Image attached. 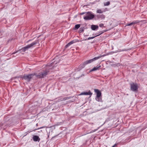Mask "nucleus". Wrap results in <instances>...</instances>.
<instances>
[{
    "label": "nucleus",
    "instance_id": "obj_1",
    "mask_svg": "<svg viewBox=\"0 0 147 147\" xmlns=\"http://www.w3.org/2000/svg\"><path fill=\"white\" fill-rule=\"evenodd\" d=\"M48 71L47 70L43 71L38 73V74H31L28 75L24 74L22 77V79H24L28 82H29L32 78L34 76H36L38 78H43L47 74Z\"/></svg>",
    "mask_w": 147,
    "mask_h": 147
},
{
    "label": "nucleus",
    "instance_id": "obj_2",
    "mask_svg": "<svg viewBox=\"0 0 147 147\" xmlns=\"http://www.w3.org/2000/svg\"><path fill=\"white\" fill-rule=\"evenodd\" d=\"M97 58H96V57H95L94 58L87 60L84 62L82 64L80 65L79 66L80 68L82 69L83 68H84L85 66L87 64H88L92 62L95 61V60H97Z\"/></svg>",
    "mask_w": 147,
    "mask_h": 147
},
{
    "label": "nucleus",
    "instance_id": "obj_3",
    "mask_svg": "<svg viewBox=\"0 0 147 147\" xmlns=\"http://www.w3.org/2000/svg\"><path fill=\"white\" fill-rule=\"evenodd\" d=\"M94 15L92 12H86V16H84V19L86 20H91L94 18Z\"/></svg>",
    "mask_w": 147,
    "mask_h": 147
},
{
    "label": "nucleus",
    "instance_id": "obj_4",
    "mask_svg": "<svg viewBox=\"0 0 147 147\" xmlns=\"http://www.w3.org/2000/svg\"><path fill=\"white\" fill-rule=\"evenodd\" d=\"M36 44L37 42L36 41H35V42H32L31 44L28 45L21 49L19 50V51L22 50V52H25L26 50H28V49L33 47L34 45Z\"/></svg>",
    "mask_w": 147,
    "mask_h": 147
},
{
    "label": "nucleus",
    "instance_id": "obj_5",
    "mask_svg": "<svg viewBox=\"0 0 147 147\" xmlns=\"http://www.w3.org/2000/svg\"><path fill=\"white\" fill-rule=\"evenodd\" d=\"M130 89L133 91H135L138 89V86L137 84H134V83H131Z\"/></svg>",
    "mask_w": 147,
    "mask_h": 147
},
{
    "label": "nucleus",
    "instance_id": "obj_6",
    "mask_svg": "<svg viewBox=\"0 0 147 147\" xmlns=\"http://www.w3.org/2000/svg\"><path fill=\"white\" fill-rule=\"evenodd\" d=\"M92 94V93L90 92V91H89L88 92H82L81 93L79 94V95H89L91 96Z\"/></svg>",
    "mask_w": 147,
    "mask_h": 147
},
{
    "label": "nucleus",
    "instance_id": "obj_7",
    "mask_svg": "<svg viewBox=\"0 0 147 147\" xmlns=\"http://www.w3.org/2000/svg\"><path fill=\"white\" fill-rule=\"evenodd\" d=\"M94 92L96 93L97 95L96 97H100L101 96V92L98 89H94Z\"/></svg>",
    "mask_w": 147,
    "mask_h": 147
},
{
    "label": "nucleus",
    "instance_id": "obj_8",
    "mask_svg": "<svg viewBox=\"0 0 147 147\" xmlns=\"http://www.w3.org/2000/svg\"><path fill=\"white\" fill-rule=\"evenodd\" d=\"M101 66L100 65H97L96 67H94L90 71V72L95 71L100 69Z\"/></svg>",
    "mask_w": 147,
    "mask_h": 147
},
{
    "label": "nucleus",
    "instance_id": "obj_9",
    "mask_svg": "<svg viewBox=\"0 0 147 147\" xmlns=\"http://www.w3.org/2000/svg\"><path fill=\"white\" fill-rule=\"evenodd\" d=\"M33 140L35 142L38 141L39 142L40 140L39 137L37 136H34L33 137Z\"/></svg>",
    "mask_w": 147,
    "mask_h": 147
},
{
    "label": "nucleus",
    "instance_id": "obj_10",
    "mask_svg": "<svg viewBox=\"0 0 147 147\" xmlns=\"http://www.w3.org/2000/svg\"><path fill=\"white\" fill-rule=\"evenodd\" d=\"M76 42V40H73L70 42H69L65 46V48H67L69 46L71 45V44L75 43Z\"/></svg>",
    "mask_w": 147,
    "mask_h": 147
},
{
    "label": "nucleus",
    "instance_id": "obj_11",
    "mask_svg": "<svg viewBox=\"0 0 147 147\" xmlns=\"http://www.w3.org/2000/svg\"><path fill=\"white\" fill-rule=\"evenodd\" d=\"M98 28V26L97 25H92L91 26V29L93 30H95L97 29Z\"/></svg>",
    "mask_w": 147,
    "mask_h": 147
},
{
    "label": "nucleus",
    "instance_id": "obj_12",
    "mask_svg": "<svg viewBox=\"0 0 147 147\" xmlns=\"http://www.w3.org/2000/svg\"><path fill=\"white\" fill-rule=\"evenodd\" d=\"M96 16L98 18L104 19L105 18V16L103 14L97 15Z\"/></svg>",
    "mask_w": 147,
    "mask_h": 147
},
{
    "label": "nucleus",
    "instance_id": "obj_13",
    "mask_svg": "<svg viewBox=\"0 0 147 147\" xmlns=\"http://www.w3.org/2000/svg\"><path fill=\"white\" fill-rule=\"evenodd\" d=\"M98 34V35H96L94 36H93V37H89L87 39H85L84 40H90V39H93L95 37H96V36H99L100 34Z\"/></svg>",
    "mask_w": 147,
    "mask_h": 147
},
{
    "label": "nucleus",
    "instance_id": "obj_14",
    "mask_svg": "<svg viewBox=\"0 0 147 147\" xmlns=\"http://www.w3.org/2000/svg\"><path fill=\"white\" fill-rule=\"evenodd\" d=\"M95 99L96 100L98 101H100L101 100V98L100 97H96L95 98Z\"/></svg>",
    "mask_w": 147,
    "mask_h": 147
},
{
    "label": "nucleus",
    "instance_id": "obj_15",
    "mask_svg": "<svg viewBox=\"0 0 147 147\" xmlns=\"http://www.w3.org/2000/svg\"><path fill=\"white\" fill-rule=\"evenodd\" d=\"M109 54H107V55H105V54H104V55H101V56H98V57H96V58H97V59H98L102 57H104L107 55H108Z\"/></svg>",
    "mask_w": 147,
    "mask_h": 147
},
{
    "label": "nucleus",
    "instance_id": "obj_16",
    "mask_svg": "<svg viewBox=\"0 0 147 147\" xmlns=\"http://www.w3.org/2000/svg\"><path fill=\"white\" fill-rule=\"evenodd\" d=\"M80 27V24H76V25L75 26V28L76 29H78Z\"/></svg>",
    "mask_w": 147,
    "mask_h": 147
},
{
    "label": "nucleus",
    "instance_id": "obj_17",
    "mask_svg": "<svg viewBox=\"0 0 147 147\" xmlns=\"http://www.w3.org/2000/svg\"><path fill=\"white\" fill-rule=\"evenodd\" d=\"M110 3L109 1H107L106 3H104V5L105 6H108L110 5Z\"/></svg>",
    "mask_w": 147,
    "mask_h": 147
},
{
    "label": "nucleus",
    "instance_id": "obj_18",
    "mask_svg": "<svg viewBox=\"0 0 147 147\" xmlns=\"http://www.w3.org/2000/svg\"><path fill=\"white\" fill-rule=\"evenodd\" d=\"M102 11L100 9H98L96 11L97 13H102Z\"/></svg>",
    "mask_w": 147,
    "mask_h": 147
},
{
    "label": "nucleus",
    "instance_id": "obj_19",
    "mask_svg": "<svg viewBox=\"0 0 147 147\" xmlns=\"http://www.w3.org/2000/svg\"><path fill=\"white\" fill-rule=\"evenodd\" d=\"M140 22V21L138 20L132 22L133 23V24H136Z\"/></svg>",
    "mask_w": 147,
    "mask_h": 147
},
{
    "label": "nucleus",
    "instance_id": "obj_20",
    "mask_svg": "<svg viewBox=\"0 0 147 147\" xmlns=\"http://www.w3.org/2000/svg\"><path fill=\"white\" fill-rule=\"evenodd\" d=\"M84 31V30L83 29V28H80V30L79 31V32L80 33Z\"/></svg>",
    "mask_w": 147,
    "mask_h": 147
},
{
    "label": "nucleus",
    "instance_id": "obj_21",
    "mask_svg": "<svg viewBox=\"0 0 147 147\" xmlns=\"http://www.w3.org/2000/svg\"><path fill=\"white\" fill-rule=\"evenodd\" d=\"M133 24V23H132V22H131L130 23L128 24H127V26H130L132 25Z\"/></svg>",
    "mask_w": 147,
    "mask_h": 147
},
{
    "label": "nucleus",
    "instance_id": "obj_22",
    "mask_svg": "<svg viewBox=\"0 0 147 147\" xmlns=\"http://www.w3.org/2000/svg\"><path fill=\"white\" fill-rule=\"evenodd\" d=\"M99 26L100 27H102L104 26V24H103L101 23L99 25Z\"/></svg>",
    "mask_w": 147,
    "mask_h": 147
},
{
    "label": "nucleus",
    "instance_id": "obj_23",
    "mask_svg": "<svg viewBox=\"0 0 147 147\" xmlns=\"http://www.w3.org/2000/svg\"><path fill=\"white\" fill-rule=\"evenodd\" d=\"M85 13L86 14V12H83V13H80V15H83V14H85Z\"/></svg>",
    "mask_w": 147,
    "mask_h": 147
},
{
    "label": "nucleus",
    "instance_id": "obj_24",
    "mask_svg": "<svg viewBox=\"0 0 147 147\" xmlns=\"http://www.w3.org/2000/svg\"><path fill=\"white\" fill-rule=\"evenodd\" d=\"M125 50H124V49H122L121 50L120 49L119 50L120 51H125Z\"/></svg>",
    "mask_w": 147,
    "mask_h": 147
},
{
    "label": "nucleus",
    "instance_id": "obj_25",
    "mask_svg": "<svg viewBox=\"0 0 147 147\" xmlns=\"http://www.w3.org/2000/svg\"><path fill=\"white\" fill-rule=\"evenodd\" d=\"M18 51H17L16 52H13V53H12V54H14L16 53H17L18 52Z\"/></svg>",
    "mask_w": 147,
    "mask_h": 147
},
{
    "label": "nucleus",
    "instance_id": "obj_26",
    "mask_svg": "<svg viewBox=\"0 0 147 147\" xmlns=\"http://www.w3.org/2000/svg\"><path fill=\"white\" fill-rule=\"evenodd\" d=\"M96 129H94V130L92 131V132H94L96 131Z\"/></svg>",
    "mask_w": 147,
    "mask_h": 147
},
{
    "label": "nucleus",
    "instance_id": "obj_27",
    "mask_svg": "<svg viewBox=\"0 0 147 147\" xmlns=\"http://www.w3.org/2000/svg\"><path fill=\"white\" fill-rule=\"evenodd\" d=\"M70 98L69 97H67L66 99H65V100H66V99H69Z\"/></svg>",
    "mask_w": 147,
    "mask_h": 147
},
{
    "label": "nucleus",
    "instance_id": "obj_28",
    "mask_svg": "<svg viewBox=\"0 0 147 147\" xmlns=\"http://www.w3.org/2000/svg\"><path fill=\"white\" fill-rule=\"evenodd\" d=\"M112 147H115V146H112Z\"/></svg>",
    "mask_w": 147,
    "mask_h": 147
},
{
    "label": "nucleus",
    "instance_id": "obj_29",
    "mask_svg": "<svg viewBox=\"0 0 147 147\" xmlns=\"http://www.w3.org/2000/svg\"><path fill=\"white\" fill-rule=\"evenodd\" d=\"M86 36H88V35H86Z\"/></svg>",
    "mask_w": 147,
    "mask_h": 147
},
{
    "label": "nucleus",
    "instance_id": "obj_30",
    "mask_svg": "<svg viewBox=\"0 0 147 147\" xmlns=\"http://www.w3.org/2000/svg\"><path fill=\"white\" fill-rule=\"evenodd\" d=\"M83 75V76H84V75H83H83Z\"/></svg>",
    "mask_w": 147,
    "mask_h": 147
}]
</instances>
